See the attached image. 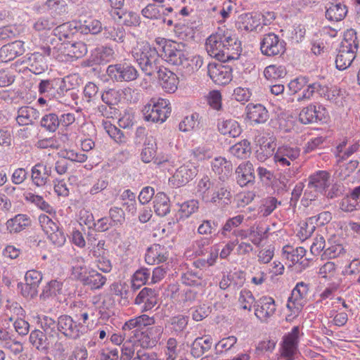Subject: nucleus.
Here are the masks:
<instances>
[{"label":"nucleus","mask_w":360,"mask_h":360,"mask_svg":"<svg viewBox=\"0 0 360 360\" xmlns=\"http://www.w3.org/2000/svg\"><path fill=\"white\" fill-rule=\"evenodd\" d=\"M206 51L221 62L237 59L242 51L241 42L230 31L218 30L206 40Z\"/></svg>","instance_id":"nucleus-1"},{"label":"nucleus","mask_w":360,"mask_h":360,"mask_svg":"<svg viewBox=\"0 0 360 360\" xmlns=\"http://www.w3.org/2000/svg\"><path fill=\"white\" fill-rule=\"evenodd\" d=\"M132 56L142 72L147 76L153 75L162 67L160 65V53L148 42H143L135 48Z\"/></svg>","instance_id":"nucleus-2"},{"label":"nucleus","mask_w":360,"mask_h":360,"mask_svg":"<svg viewBox=\"0 0 360 360\" xmlns=\"http://www.w3.org/2000/svg\"><path fill=\"white\" fill-rule=\"evenodd\" d=\"M301 150L298 146L283 145L274 153V160L278 169L283 170L288 177L295 176L299 165L295 160L300 157Z\"/></svg>","instance_id":"nucleus-3"},{"label":"nucleus","mask_w":360,"mask_h":360,"mask_svg":"<svg viewBox=\"0 0 360 360\" xmlns=\"http://www.w3.org/2000/svg\"><path fill=\"white\" fill-rule=\"evenodd\" d=\"M70 78L67 77L41 79L38 84V91L40 94L49 97V99L55 98L61 101L67 95L72 96L71 89L67 86V83L70 82Z\"/></svg>","instance_id":"nucleus-4"},{"label":"nucleus","mask_w":360,"mask_h":360,"mask_svg":"<svg viewBox=\"0 0 360 360\" xmlns=\"http://www.w3.org/2000/svg\"><path fill=\"white\" fill-rule=\"evenodd\" d=\"M87 46L82 41L62 42L53 51V57L60 62L73 61L81 58L87 53Z\"/></svg>","instance_id":"nucleus-5"},{"label":"nucleus","mask_w":360,"mask_h":360,"mask_svg":"<svg viewBox=\"0 0 360 360\" xmlns=\"http://www.w3.org/2000/svg\"><path fill=\"white\" fill-rule=\"evenodd\" d=\"M170 112L169 101L163 98H152L142 109L144 120L152 122H164Z\"/></svg>","instance_id":"nucleus-6"},{"label":"nucleus","mask_w":360,"mask_h":360,"mask_svg":"<svg viewBox=\"0 0 360 360\" xmlns=\"http://www.w3.org/2000/svg\"><path fill=\"white\" fill-rule=\"evenodd\" d=\"M86 326L76 321L72 316L62 314L58 317V336L63 335L68 339L77 340L86 331Z\"/></svg>","instance_id":"nucleus-7"},{"label":"nucleus","mask_w":360,"mask_h":360,"mask_svg":"<svg viewBox=\"0 0 360 360\" xmlns=\"http://www.w3.org/2000/svg\"><path fill=\"white\" fill-rule=\"evenodd\" d=\"M260 51L268 57L282 56L286 51V42L278 34L269 32L261 39Z\"/></svg>","instance_id":"nucleus-8"},{"label":"nucleus","mask_w":360,"mask_h":360,"mask_svg":"<svg viewBox=\"0 0 360 360\" xmlns=\"http://www.w3.org/2000/svg\"><path fill=\"white\" fill-rule=\"evenodd\" d=\"M330 174L326 170H319L311 174L308 178L307 188L304 192V195L308 198H316V193H321L326 192L327 188L330 185Z\"/></svg>","instance_id":"nucleus-9"},{"label":"nucleus","mask_w":360,"mask_h":360,"mask_svg":"<svg viewBox=\"0 0 360 360\" xmlns=\"http://www.w3.org/2000/svg\"><path fill=\"white\" fill-rule=\"evenodd\" d=\"M107 73L112 80L117 82L134 81L139 77L136 68L127 61L109 65Z\"/></svg>","instance_id":"nucleus-10"},{"label":"nucleus","mask_w":360,"mask_h":360,"mask_svg":"<svg viewBox=\"0 0 360 360\" xmlns=\"http://www.w3.org/2000/svg\"><path fill=\"white\" fill-rule=\"evenodd\" d=\"M39 221L49 240L54 245L62 247L66 241V235L63 229L46 214L39 215Z\"/></svg>","instance_id":"nucleus-11"},{"label":"nucleus","mask_w":360,"mask_h":360,"mask_svg":"<svg viewBox=\"0 0 360 360\" xmlns=\"http://www.w3.org/2000/svg\"><path fill=\"white\" fill-rule=\"evenodd\" d=\"M155 41L160 46H162L160 57L164 58L169 63L180 68L186 54L177 47L179 46V45L173 43H167L164 39H157Z\"/></svg>","instance_id":"nucleus-12"},{"label":"nucleus","mask_w":360,"mask_h":360,"mask_svg":"<svg viewBox=\"0 0 360 360\" xmlns=\"http://www.w3.org/2000/svg\"><path fill=\"white\" fill-rule=\"evenodd\" d=\"M299 335V326H294L290 333L283 337L281 356L286 360H294V356L298 350Z\"/></svg>","instance_id":"nucleus-13"},{"label":"nucleus","mask_w":360,"mask_h":360,"mask_svg":"<svg viewBox=\"0 0 360 360\" xmlns=\"http://www.w3.org/2000/svg\"><path fill=\"white\" fill-rule=\"evenodd\" d=\"M207 75L218 85L228 84L233 78L232 68L230 66L215 63L207 64Z\"/></svg>","instance_id":"nucleus-14"},{"label":"nucleus","mask_w":360,"mask_h":360,"mask_svg":"<svg viewBox=\"0 0 360 360\" xmlns=\"http://www.w3.org/2000/svg\"><path fill=\"white\" fill-rule=\"evenodd\" d=\"M326 110L321 106L310 104L304 108L299 114V120L304 124L325 122Z\"/></svg>","instance_id":"nucleus-15"},{"label":"nucleus","mask_w":360,"mask_h":360,"mask_svg":"<svg viewBox=\"0 0 360 360\" xmlns=\"http://www.w3.org/2000/svg\"><path fill=\"white\" fill-rule=\"evenodd\" d=\"M260 25L261 13L256 12L242 13L236 22V27L238 30L248 32L257 31Z\"/></svg>","instance_id":"nucleus-16"},{"label":"nucleus","mask_w":360,"mask_h":360,"mask_svg":"<svg viewBox=\"0 0 360 360\" xmlns=\"http://www.w3.org/2000/svg\"><path fill=\"white\" fill-rule=\"evenodd\" d=\"M255 314L261 321H266L276 310L275 301L271 297H262L255 304Z\"/></svg>","instance_id":"nucleus-17"},{"label":"nucleus","mask_w":360,"mask_h":360,"mask_svg":"<svg viewBox=\"0 0 360 360\" xmlns=\"http://www.w3.org/2000/svg\"><path fill=\"white\" fill-rule=\"evenodd\" d=\"M158 291L150 288H143L135 298L134 304H143L141 309L148 311L153 308L158 301Z\"/></svg>","instance_id":"nucleus-18"},{"label":"nucleus","mask_w":360,"mask_h":360,"mask_svg":"<svg viewBox=\"0 0 360 360\" xmlns=\"http://www.w3.org/2000/svg\"><path fill=\"white\" fill-rule=\"evenodd\" d=\"M158 73L160 84L167 93H174L177 89L179 78L173 72L165 67H162L156 72Z\"/></svg>","instance_id":"nucleus-19"},{"label":"nucleus","mask_w":360,"mask_h":360,"mask_svg":"<svg viewBox=\"0 0 360 360\" xmlns=\"http://www.w3.org/2000/svg\"><path fill=\"white\" fill-rule=\"evenodd\" d=\"M231 193L229 186L224 181H218L209 197L208 202L217 205L219 203L229 204Z\"/></svg>","instance_id":"nucleus-20"},{"label":"nucleus","mask_w":360,"mask_h":360,"mask_svg":"<svg viewBox=\"0 0 360 360\" xmlns=\"http://www.w3.org/2000/svg\"><path fill=\"white\" fill-rule=\"evenodd\" d=\"M168 252L164 245L153 244L147 248L145 261L148 264L155 265L165 262L168 259Z\"/></svg>","instance_id":"nucleus-21"},{"label":"nucleus","mask_w":360,"mask_h":360,"mask_svg":"<svg viewBox=\"0 0 360 360\" xmlns=\"http://www.w3.org/2000/svg\"><path fill=\"white\" fill-rule=\"evenodd\" d=\"M236 174L237 183L242 187L255 182V169L250 161L240 164L236 169Z\"/></svg>","instance_id":"nucleus-22"},{"label":"nucleus","mask_w":360,"mask_h":360,"mask_svg":"<svg viewBox=\"0 0 360 360\" xmlns=\"http://www.w3.org/2000/svg\"><path fill=\"white\" fill-rule=\"evenodd\" d=\"M25 51L23 42L16 40L0 49V63H7L22 55Z\"/></svg>","instance_id":"nucleus-23"},{"label":"nucleus","mask_w":360,"mask_h":360,"mask_svg":"<svg viewBox=\"0 0 360 360\" xmlns=\"http://www.w3.org/2000/svg\"><path fill=\"white\" fill-rule=\"evenodd\" d=\"M212 169L219 176L218 181L225 182L233 172V165L226 158L217 157L212 162Z\"/></svg>","instance_id":"nucleus-24"},{"label":"nucleus","mask_w":360,"mask_h":360,"mask_svg":"<svg viewBox=\"0 0 360 360\" xmlns=\"http://www.w3.org/2000/svg\"><path fill=\"white\" fill-rule=\"evenodd\" d=\"M309 284L304 282H298L288 298L287 307L289 309L292 307L297 309L302 307V301L306 298L309 292Z\"/></svg>","instance_id":"nucleus-25"},{"label":"nucleus","mask_w":360,"mask_h":360,"mask_svg":"<svg viewBox=\"0 0 360 360\" xmlns=\"http://www.w3.org/2000/svg\"><path fill=\"white\" fill-rule=\"evenodd\" d=\"M247 117L257 124L266 122L269 118V114L266 108L262 104L249 103L246 106Z\"/></svg>","instance_id":"nucleus-26"},{"label":"nucleus","mask_w":360,"mask_h":360,"mask_svg":"<svg viewBox=\"0 0 360 360\" xmlns=\"http://www.w3.org/2000/svg\"><path fill=\"white\" fill-rule=\"evenodd\" d=\"M198 172L197 167L192 165L181 166L174 174L173 180L179 187L186 185L197 175Z\"/></svg>","instance_id":"nucleus-27"},{"label":"nucleus","mask_w":360,"mask_h":360,"mask_svg":"<svg viewBox=\"0 0 360 360\" xmlns=\"http://www.w3.org/2000/svg\"><path fill=\"white\" fill-rule=\"evenodd\" d=\"M77 27L81 34L92 35L101 33L103 29L101 22L92 16H89L84 20H79Z\"/></svg>","instance_id":"nucleus-28"},{"label":"nucleus","mask_w":360,"mask_h":360,"mask_svg":"<svg viewBox=\"0 0 360 360\" xmlns=\"http://www.w3.org/2000/svg\"><path fill=\"white\" fill-rule=\"evenodd\" d=\"M51 174V168L44 165L42 162L36 164L32 168L31 179L37 186H44Z\"/></svg>","instance_id":"nucleus-29"},{"label":"nucleus","mask_w":360,"mask_h":360,"mask_svg":"<svg viewBox=\"0 0 360 360\" xmlns=\"http://www.w3.org/2000/svg\"><path fill=\"white\" fill-rule=\"evenodd\" d=\"M326 18L327 20L333 22H339L345 19L348 12L347 7L339 3H329L326 6Z\"/></svg>","instance_id":"nucleus-30"},{"label":"nucleus","mask_w":360,"mask_h":360,"mask_svg":"<svg viewBox=\"0 0 360 360\" xmlns=\"http://www.w3.org/2000/svg\"><path fill=\"white\" fill-rule=\"evenodd\" d=\"M39 112L30 106H22L18 110L16 121L20 125H28L39 119Z\"/></svg>","instance_id":"nucleus-31"},{"label":"nucleus","mask_w":360,"mask_h":360,"mask_svg":"<svg viewBox=\"0 0 360 360\" xmlns=\"http://www.w3.org/2000/svg\"><path fill=\"white\" fill-rule=\"evenodd\" d=\"M219 131L223 135L230 137H238L241 134V128L237 121L232 119L219 120L217 124Z\"/></svg>","instance_id":"nucleus-32"},{"label":"nucleus","mask_w":360,"mask_h":360,"mask_svg":"<svg viewBox=\"0 0 360 360\" xmlns=\"http://www.w3.org/2000/svg\"><path fill=\"white\" fill-rule=\"evenodd\" d=\"M202 65L203 59L201 56H195L191 58L185 55L179 70L182 72L184 76H190L191 74L197 72Z\"/></svg>","instance_id":"nucleus-33"},{"label":"nucleus","mask_w":360,"mask_h":360,"mask_svg":"<svg viewBox=\"0 0 360 360\" xmlns=\"http://www.w3.org/2000/svg\"><path fill=\"white\" fill-rule=\"evenodd\" d=\"M356 51L340 46L335 59L336 68L340 70L347 69L355 58Z\"/></svg>","instance_id":"nucleus-34"},{"label":"nucleus","mask_w":360,"mask_h":360,"mask_svg":"<svg viewBox=\"0 0 360 360\" xmlns=\"http://www.w3.org/2000/svg\"><path fill=\"white\" fill-rule=\"evenodd\" d=\"M6 224L10 233H18L31 225V219L26 214H17L8 219Z\"/></svg>","instance_id":"nucleus-35"},{"label":"nucleus","mask_w":360,"mask_h":360,"mask_svg":"<svg viewBox=\"0 0 360 360\" xmlns=\"http://www.w3.org/2000/svg\"><path fill=\"white\" fill-rule=\"evenodd\" d=\"M29 70L35 75H39L44 72L48 65L44 56L39 52L32 53L27 58Z\"/></svg>","instance_id":"nucleus-36"},{"label":"nucleus","mask_w":360,"mask_h":360,"mask_svg":"<svg viewBox=\"0 0 360 360\" xmlns=\"http://www.w3.org/2000/svg\"><path fill=\"white\" fill-rule=\"evenodd\" d=\"M154 211L160 217H165L170 212V201L162 192L158 193L153 200Z\"/></svg>","instance_id":"nucleus-37"},{"label":"nucleus","mask_w":360,"mask_h":360,"mask_svg":"<svg viewBox=\"0 0 360 360\" xmlns=\"http://www.w3.org/2000/svg\"><path fill=\"white\" fill-rule=\"evenodd\" d=\"M217 180L211 181L210 178L205 175L202 179H200L197 186V193L199 197L206 203H208V199L210 196L214 186L217 183Z\"/></svg>","instance_id":"nucleus-38"},{"label":"nucleus","mask_w":360,"mask_h":360,"mask_svg":"<svg viewBox=\"0 0 360 360\" xmlns=\"http://www.w3.org/2000/svg\"><path fill=\"white\" fill-rule=\"evenodd\" d=\"M106 280L105 276L96 270H91L89 271V274L81 282L84 285H87L91 289H100L105 285Z\"/></svg>","instance_id":"nucleus-39"},{"label":"nucleus","mask_w":360,"mask_h":360,"mask_svg":"<svg viewBox=\"0 0 360 360\" xmlns=\"http://www.w3.org/2000/svg\"><path fill=\"white\" fill-rule=\"evenodd\" d=\"M89 274L87 266L84 259L82 257H75L72 260V276L82 281Z\"/></svg>","instance_id":"nucleus-40"},{"label":"nucleus","mask_w":360,"mask_h":360,"mask_svg":"<svg viewBox=\"0 0 360 360\" xmlns=\"http://www.w3.org/2000/svg\"><path fill=\"white\" fill-rule=\"evenodd\" d=\"M103 36L105 39H108L117 43H123L126 37V31L121 25L109 26L103 27Z\"/></svg>","instance_id":"nucleus-41"},{"label":"nucleus","mask_w":360,"mask_h":360,"mask_svg":"<svg viewBox=\"0 0 360 360\" xmlns=\"http://www.w3.org/2000/svg\"><path fill=\"white\" fill-rule=\"evenodd\" d=\"M53 34L62 42H68L74 37V29L70 22H65L53 30Z\"/></svg>","instance_id":"nucleus-42"},{"label":"nucleus","mask_w":360,"mask_h":360,"mask_svg":"<svg viewBox=\"0 0 360 360\" xmlns=\"http://www.w3.org/2000/svg\"><path fill=\"white\" fill-rule=\"evenodd\" d=\"M189 316L184 314H177L172 316L167 321L171 330L176 334L181 333L186 328Z\"/></svg>","instance_id":"nucleus-43"},{"label":"nucleus","mask_w":360,"mask_h":360,"mask_svg":"<svg viewBox=\"0 0 360 360\" xmlns=\"http://www.w3.org/2000/svg\"><path fill=\"white\" fill-rule=\"evenodd\" d=\"M230 153L240 159H245L251 153L250 143L244 139L230 148Z\"/></svg>","instance_id":"nucleus-44"},{"label":"nucleus","mask_w":360,"mask_h":360,"mask_svg":"<svg viewBox=\"0 0 360 360\" xmlns=\"http://www.w3.org/2000/svg\"><path fill=\"white\" fill-rule=\"evenodd\" d=\"M121 90L108 89L102 91L101 98L103 103L109 106L116 107L121 101Z\"/></svg>","instance_id":"nucleus-45"},{"label":"nucleus","mask_w":360,"mask_h":360,"mask_svg":"<svg viewBox=\"0 0 360 360\" xmlns=\"http://www.w3.org/2000/svg\"><path fill=\"white\" fill-rule=\"evenodd\" d=\"M62 283L56 280L49 282L43 288L40 298L46 300L62 293Z\"/></svg>","instance_id":"nucleus-46"},{"label":"nucleus","mask_w":360,"mask_h":360,"mask_svg":"<svg viewBox=\"0 0 360 360\" xmlns=\"http://www.w3.org/2000/svg\"><path fill=\"white\" fill-rule=\"evenodd\" d=\"M163 4L157 6L149 4L142 9L141 14L148 19H161L162 16L166 14L163 11Z\"/></svg>","instance_id":"nucleus-47"},{"label":"nucleus","mask_w":360,"mask_h":360,"mask_svg":"<svg viewBox=\"0 0 360 360\" xmlns=\"http://www.w3.org/2000/svg\"><path fill=\"white\" fill-rule=\"evenodd\" d=\"M359 44L356 32L354 29L347 30L344 34V39L340 46L357 51Z\"/></svg>","instance_id":"nucleus-48"},{"label":"nucleus","mask_w":360,"mask_h":360,"mask_svg":"<svg viewBox=\"0 0 360 360\" xmlns=\"http://www.w3.org/2000/svg\"><path fill=\"white\" fill-rule=\"evenodd\" d=\"M286 74V69L283 65H270L264 70V75L269 80L283 78Z\"/></svg>","instance_id":"nucleus-49"},{"label":"nucleus","mask_w":360,"mask_h":360,"mask_svg":"<svg viewBox=\"0 0 360 360\" xmlns=\"http://www.w3.org/2000/svg\"><path fill=\"white\" fill-rule=\"evenodd\" d=\"M39 322L45 333L51 337H58V320L55 321L51 317L43 316Z\"/></svg>","instance_id":"nucleus-50"},{"label":"nucleus","mask_w":360,"mask_h":360,"mask_svg":"<svg viewBox=\"0 0 360 360\" xmlns=\"http://www.w3.org/2000/svg\"><path fill=\"white\" fill-rule=\"evenodd\" d=\"M25 199L49 214L55 213L53 208L46 202L41 195H35L32 193H27L25 195Z\"/></svg>","instance_id":"nucleus-51"},{"label":"nucleus","mask_w":360,"mask_h":360,"mask_svg":"<svg viewBox=\"0 0 360 360\" xmlns=\"http://www.w3.org/2000/svg\"><path fill=\"white\" fill-rule=\"evenodd\" d=\"M276 144L274 142H264L260 145L259 148L256 150V158L260 162H264L269 157L274 155Z\"/></svg>","instance_id":"nucleus-52"},{"label":"nucleus","mask_w":360,"mask_h":360,"mask_svg":"<svg viewBox=\"0 0 360 360\" xmlns=\"http://www.w3.org/2000/svg\"><path fill=\"white\" fill-rule=\"evenodd\" d=\"M200 116L194 112L190 117H185L179 124V129L182 131H188L198 128L200 124Z\"/></svg>","instance_id":"nucleus-53"},{"label":"nucleus","mask_w":360,"mask_h":360,"mask_svg":"<svg viewBox=\"0 0 360 360\" xmlns=\"http://www.w3.org/2000/svg\"><path fill=\"white\" fill-rule=\"evenodd\" d=\"M150 276V269L144 267L138 269L133 275L132 287L139 288L141 285L146 284L148 281Z\"/></svg>","instance_id":"nucleus-54"},{"label":"nucleus","mask_w":360,"mask_h":360,"mask_svg":"<svg viewBox=\"0 0 360 360\" xmlns=\"http://www.w3.org/2000/svg\"><path fill=\"white\" fill-rule=\"evenodd\" d=\"M40 124L46 130L54 132L59 127L58 115L56 113H49L43 116Z\"/></svg>","instance_id":"nucleus-55"},{"label":"nucleus","mask_w":360,"mask_h":360,"mask_svg":"<svg viewBox=\"0 0 360 360\" xmlns=\"http://www.w3.org/2000/svg\"><path fill=\"white\" fill-rule=\"evenodd\" d=\"M199 207V202L197 200L186 201L180 205L179 210L180 218H188L193 213H195Z\"/></svg>","instance_id":"nucleus-56"},{"label":"nucleus","mask_w":360,"mask_h":360,"mask_svg":"<svg viewBox=\"0 0 360 360\" xmlns=\"http://www.w3.org/2000/svg\"><path fill=\"white\" fill-rule=\"evenodd\" d=\"M58 155L60 159H64L66 161L84 162L87 159V156L85 154L77 153L73 150H60Z\"/></svg>","instance_id":"nucleus-57"},{"label":"nucleus","mask_w":360,"mask_h":360,"mask_svg":"<svg viewBox=\"0 0 360 360\" xmlns=\"http://www.w3.org/2000/svg\"><path fill=\"white\" fill-rule=\"evenodd\" d=\"M46 337L44 332L39 330H32L30 335V342L37 349H44L46 347Z\"/></svg>","instance_id":"nucleus-58"},{"label":"nucleus","mask_w":360,"mask_h":360,"mask_svg":"<svg viewBox=\"0 0 360 360\" xmlns=\"http://www.w3.org/2000/svg\"><path fill=\"white\" fill-rule=\"evenodd\" d=\"M243 220L244 216L241 214L229 218L223 226L221 234L224 236H226L227 233H233V230H237L236 228L243 223Z\"/></svg>","instance_id":"nucleus-59"},{"label":"nucleus","mask_w":360,"mask_h":360,"mask_svg":"<svg viewBox=\"0 0 360 360\" xmlns=\"http://www.w3.org/2000/svg\"><path fill=\"white\" fill-rule=\"evenodd\" d=\"M109 219L113 226L122 225L125 221V213L121 207H112L110 208Z\"/></svg>","instance_id":"nucleus-60"},{"label":"nucleus","mask_w":360,"mask_h":360,"mask_svg":"<svg viewBox=\"0 0 360 360\" xmlns=\"http://www.w3.org/2000/svg\"><path fill=\"white\" fill-rule=\"evenodd\" d=\"M131 333H134V335L136 338V341L139 342L140 346L144 348H152L156 345L154 340L150 339V335L146 331L140 332L137 330H134Z\"/></svg>","instance_id":"nucleus-61"},{"label":"nucleus","mask_w":360,"mask_h":360,"mask_svg":"<svg viewBox=\"0 0 360 360\" xmlns=\"http://www.w3.org/2000/svg\"><path fill=\"white\" fill-rule=\"evenodd\" d=\"M278 205H281V202L278 201L276 198L268 197L263 201V204L260 207V213L263 216H269L276 208Z\"/></svg>","instance_id":"nucleus-62"},{"label":"nucleus","mask_w":360,"mask_h":360,"mask_svg":"<svg viewBox=\"0 0 360 360\" xmlns=\"http://www.w3.org/2000/svg\"><path fill=\"white\" fill-rule=\"evenodd\" d=\"M236 342L237 338L233 335L221 339L215 345L216 353L221 354L224 351L231 349Z\"/></svg>","instance_id":"nucleus-63"},{"label":"nucleus","mask_w":360,"mask_h":360,"mask_svg":"<svg viewBox=\"0 0 360 360\" xmlns=\"http://www.w3.org/2000/svg\"><path fill=\"white\" fill-rule=\"evenodd\" d=\"M340 209L347 212H352L360 210V201L352 195L344 198L340 204Z\"/></svg>","instance_id":"nucleus-64"}]
</instances>
